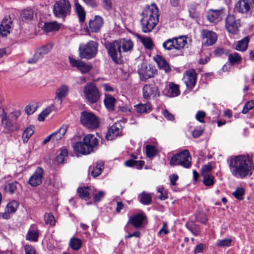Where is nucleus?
Segmentation results:
<instances>
[{"label": "nucleus", "mask_w": 254, "mask_h": 254, "mask_svg": "<svg viewBox=\"0 0 254 254\" xmlns=\"http://www.w3.org/2000/svg\"><path fill=\"white\" fill-rule=\"evenodd\" d=\"M229 167L233 177L239 179H244L253 174L254 161L248 155L235 156L230 159Z\"/></svg>", "instance_id": "nucleus-1"}, {"label": "nucleus", "mask_w": 254, "mask_h": 254, "mask_svg": "<svg viewBox=\"0 0 254 254\" xmlns=\"http://www.w3.org/2000/svg\"><path fill=\"white\" fill-rule=\"evenodd\" d=\"M140 22L144 33L150 32L158 21V9L156 5L152 3L144 8L142 12Z\"/></svg>", "instance_id": "nucleus-2"}, {"label": "nucleus", "mask_w": 254, "mask_h": 254, "mask_svg": "<svg viewBox=\"0 0 254 254\" xmlns=\"http://www.w3.org/2000/svg\"><path fill=\"white\" fill-rule=\"evenodd\" d=\"M171 166H181L185 168H190L191 165V157L189 151L184 149L174 155L170 159Z\"/></svg>", "instance_id": "nucleus-3"}, {"label": "nucleus", "mask_w": 254, "mask_h": 254, "mask_svg": "<svg viewBox=\"0 0 254 254\" xmlns=\"http://www.w3.org/2000/svg\"><path fill=\"white\" fill-rule=\"evenodd\" d=\"M98 46L97 42L92 40L81 45L79 48V56L81 59L87 60L94 58L97 54Z\"/></svg>", "instance_id": "nucleus-4"}, {"label": "nucleus", "mask_w": 254, "mask_h": 254, "mask_svg": "<svg viewBox=\"0 0 254 254\" xmlns=\"http://www.w3.org/2000/svg\"><path fill=\"white\" fill-rule=\"evenodd\" d=\"M83 93L86 100L92 104L97 103L101 95L98 88L92 83H88L84 86Z\"/></svg>", "instance_id": "nucleus-5"}, {"label": "nucleus", "mask_w": 254, "mask_h": 254, "mask_svg": "<svg viewBox=\"0 0 254 254\" xmlns=\"http://www.w3.org/2000/svg\"><path fill=\"white\" fill-rule=\"evenodd\" d=\"M187 44V38L185 36H179L167 39L163 43L162 46L166 50L180 51L183 49Z\"/></svg>", "instance_id": "nucleus-6"}, {"label": "nucleus", "mask_w": 254, "mask_h": 254, "mask_svg": "<svg viewBox=\"0 0 254 254\" xmlns=\"http://www.w3.org/2000/svg\"><path fill=\"white\" fill-rule=\"evenodd\" d=\"M105 47L112 60L115 63L119 64L121 61L122 55L121 47L118 40L106 43Z\"/></svg>", "instance_id": "nucleus-7"}, {"label": "nucleus", "mask_w": 254, "mask_h": 254, "mask_svg": "<svg viewBox=\"0 0 254 254\" xmlns=\"http://www.w3.org/2000/svg\"><path fill=\"white\" fill-rule=\"evenodd\" d=\"M80 120L84 127L90 129L96 128L99 126L98 118L91 112H82L81 113Z\"/></svg>", "instance_id": "nucleus-8"}, {"label": "nucleus", "mask_w": 254, "mask_h": 254, "mask_svg": "<svg viewBox=\"0 0 254 254\" xmlns=\"http://www.w3.org/2000/svg\"><path fill=\"white\" fill-rule=\"evenodd\" d=\"M70 7V5L68 0H60L54 5V13L56 17H65L69 13Z\"/></svg>", "instance_id": "nucleus-9"}, {"label": "nucleus", "mask_w": 254, "mask_h": 254, "mask_svg": "<svg viewBox=\"0 0 254 254\" xmlns=\"http://www.w3.org/2000/svg\"><path fill=\"white\" fill-rule=\"evenodd\" d=\"M160 96V91L155 83L146 84L142 88V96L144 99H155Z\"/></svg>", "instance_id": "nucleus-10"}, {"label": "nucleus", "mask_w": 254, "mask_h": 254, "mask_svg": "<svg viewBox=\"0 0 254 254\" xmlns=\"http://www.w3.org/2000/svg\"><path fill=\"white\" fill-rule=\"evenodd\" d=\"M53 48L52 44H48L38 48L36 51L33 57L28 60L29 64H35L39 60L42 59L45 55L49 53Z\"/></svg>", "instance_id": "nucleus-11"}, {"label": "nucleus", "mask_w": 254, "mask_h": 254, "mask_svg": "<svg viewBox=\"0 0 254 254\" xmlns=\"http://www.w3.org/2000/svg\"><path fill=\"white\" fill-rule=\"evenodd\" d=\"M69 61L72 67H76L82 73H86L89 72L92 68V66L90 64L76 60L71 57H69Z\"/></svg>", "instance_id": "nucleus-12"}, {"label": "nucleus", "mask_w": 254, "mask_h": 254, "mask_svg": "<svg viewBox=\"0 0 254 254\" xmlns=\"http://www.w3.org/2000/svg\"><path fill=\"white\" fill-rule=\"evenodd\" d=\"M201 37L204 41L205 46H209L214 44L217 40L216 33L207 29H203L201 32Z\"/></svg>", "instance_id": "nucleus-13"}, {"label": "nucleus", "mask_w": 254, "mask_h": 254, "mask_svg": "<svg viewBox=\"0 0 254 254\" xmlns=\"http://www.w3.org/2000/svg\"><path fill=\"white\" fill-rule=\"evenodd\" d=\"M69 87L67 85L62 84L55 92V100L61 105L64 98L68 95Z\"/></svg>", "instance_id": "nucleus-14"}, {"label": "nucleus", "mask_w": 254, "mask_h": 254, "mask_svg": "<svg viewBox=\"0 0 254 254\" xmlns=\"http://www.w3.org/2000/svg\"><path fill=\"white\" fill-rule=\"evenodd\" d=\"M44 170L41 167H38L33 174L28 180L29 184L32 187H36L40 185L42 182Z\"/></svg>", "instance_id": "nucleus-15"}, {"label": "nucleus", "mask_w": 254, "mask_h": 254, "mask_svg": "<svg viewBox=\"0 0 254 254\" xmlns=\"http://www.w3.org/2000/svg\"><path fill=\"white\" fill-rule=\"evenodd\" d=\"M224 9L209 10L207 15L208 20L215 23L220 22L224 16Z\"/></svg>", "instance_id": "nucleus-16"}, {"label": "nucleus", "mask_w": 254, "mask_h": 254, "mask_svg": "<svg viewBox=\"0 0 254 254\" xmlns=\"http://www.w3.org/2000/svg\"><path fill=\"white\" fill-rule=\"evenodd\" d=\"M122 130V127L120 122L115 123L109 129L107 132L106 137L107 140H112L117 136L120 135Z\"/></svg>", "instance_id": "nucleus-17"}, {"label": "nucleus", "mask_w": 254, "mask_h": 254, "mask_svg": "<svg viewBox=\"0 0 254 254\" xmlns=\"http://www.w3.org/2000/svg\"><path fill=\"white\" fill-rule=\"evenodd\" d=\"M104 24L103 18L99 15H95L89 21V27L93 32L97 33L100 31Z\"/></svg>", "instance_id": "nucleus-18"}, {"label": "nucleus", "mask_w": 254, "mask_h": 254, "mask_svg": "<svg viewBox=\"0 0 254 254\" xmlns=\"http://www.w3.org/2000/svg\"><path fill=\"white\" fill-rule=\"evenodd\" d=\"M197 75L194 69L188 70L185 74V82L188 88H193L195 85Z\"/></svg>", "instance_id": "nucleus-19"}, {"label": "nucleus", "mask_w": 254, "mask_h": 254, "mask_svg": "<svg viewBox=\"0 0 254 254\" xmlns=\"http://www.w3.org/2000/svg\"><path fill=\"white\" fill-rule=\"evenodd\" d=\"M225 27L227 31L233 34L238 31V27L234 15H229L225 19Z\"/></svg>", "instance_id": "nucleus-20"}, {"label": "nucleus", "mask_w": 254, "mask_h": 254, "mask_svg": "<svg viewBox=\"0 0 254 254\" xmlns=\"http://www.w3.org/2000/svg\"><path fill=\"white\" fill-rule=\"evenodd\" d=\"M82 140L88 146V149L91 152L93 151L94 148L99 144V140L94 135L92 134H88L85 135L83 138Z\"/></svg>", "instance_id": "nucleus-21"}, {"label": "nucleus", "mask_w": 254, "mask_h": 254, "mask_svg": "<svg viewBox=\"0 0 254 254\" xmlns=\"http://www.w3.org/2000/svg\"><path fill=\"white\" fill-rule=\"evenodd\" d=\"M18 203L15 200L10 201L6 205L5 211L1 213V217L3 219H8L10 214L15 212L18 207Z\"/></svg>", "instance_id": "nucleus-22"}, {"label": "nucleus", "mask_w": 254, "mask_h": 254, "mask_svg": "<svg viewBox=\"0 0 254 254\" xmlns=\"http://www.w3.org/2000/svg\"><path fill=\"white\" fill-rule=\"evenodd\" d=\"M11 24L12 20L10 17L3 18L0 25V35L4 36L9 33Z\"/></svg>", "instance_id": "nucleus-23"}, {"label": "nucleus", "mask_w": 254, "mask_h": 254, "mask_svg": "<svg viewBox=\"0 0 254 254\" xmlns=\"http://www.w3.org/2000/svg\"><path fill=\"white\" fill-rule=\"evenodd\" d=\"M236 9L240 13H248L253 8L249 0H240L235 5Z\"/></svg>", "instance_id": "nucleus-24"}, {"label": "nucleus", "mask_w": 254, "mask_h": 254, "mask_svg": "<svg viewBox=\"0 0 254 254\" xmlns=\"http://www.w3.org/2000/svg\"><path fill=\"white\" fill-rule=\"evenodd\" d=\"M77 191L81 198L87 200L94 195V190L93 188L83 187L78 188Z\"/></svg>", "instance_id": "nucleus-25"}, {"label": "nucleus", "mask_w": 254, "mask_h": 254, "mask_svg": "<svg viewBox=\"0 0 254 254\" xmlns=\"http://www.w3.org/2000/svg\"><path fill=\"white\" fill-rule=\"evenodd\" d=\"M87 147L83 140L75 143L73 146L74 152L82 155H87L91 153Z\"/></svg>", "instance_id": "nucleus-26"}, {"label": "nucleus", "mask_w": 254, "mask_h": 254, "mask_svg": "<svg viewBox=\"0 0 254 254\" xmlns=\"http://www.w3.org/2000/svg\"><path fill=\"white\" fill-rule=\"evenodd\" d=\"M154 61L157 63L160 68L165 70L166 72H170L171 68L169 64L164 58L159 55H156L154 57Z\"/></svg>", "instance_id": "nucleus-27"}, {"label": "nucleus", "mask_w": 254, "mask_h": 254, "mask_svg": "<svg viewBox=\"0 0 254 254\" xmlns=\"http://www.w3.org/2000/svg\"><path fill=\"white\" fill-rule=\"evenodd\" d=\"M138 72L141 80H146L152 77L153 76L152 70L146 65H142L141 67L138 69Z\"/></svg>", "instance_id": "nucleus-28"}, {"label": "nucleus", "mask_w": 254, "mask_h": 254, "mask_svg": "<svg viewBox=\"0 0 254 254\" xmlns=\"http://www.w3.org/2000/svg\"><path fill=\"white\" fill-rule=\"evenodd\" d=\"M145 217L141 214H137L130 217L128 223H130L135 228L141 227Z\"/></svg>", "instance_id": "nucleus-29"}, {"label": "nucleus", "mask_w": 254, "mask_h": 254, "mask_svg": "<svg viewBox=\"0 0 254 254\" xmlns=\"http://www.w3.org/2000/svg\"><path fill=\"white\" fill-rule=\"evenodd\" d=\"M39 237L37 228L35 225H32L27 234L26 239L31 241L37 242Z\"/></svg>", "instance_id": "nucleus-30"}, {"label": "nucleus", "mask_w": 254, "mask_h": 254, "mask_svg": "<svg viewBox=\"0 0 254 254\" xmlns=\"http://www.w3.org/2000/svg\"><path fill=\"white\" fill-rule=\"evenodd\" d=\"M116 99L111 95L107 94H105L104 103L106 108L109 111H113L115 108V105Z\"/></svg>", "instance_id": "nucleus-31"}, {"label": "nucleus", "mask_w": 254, "mask_h": 254, "mask_svg": "<svg viewBox=\"0 0 254 254\" xmlns=\"http://www.w3.org/2000/svg\"><path fill=\"white\" fill-rule=\"evenodd\" d=\"M168 96L171 97H176L180 95L179 86L174 82H169L168 85Z\"/></svg>", "instance_id": "nucleus-32"}, {"label": "nucleus", "mask_w": 254, "mask_h": 254, "mask_svg": "<svg viewBox=\"0 0 254 254\" xmlns=\"http://www.w3.org/2000/svg\"><path fill=\"white\" fill-rule=\"evenodd\" d=\"M118 40L121 47L122 48L123 52H127L132 49L133 43L131 40L126 39H121Z\"/></svg>", "instance_id": "nucleus-33"}, {"label": "nucleus", "mask_w": 254, "mask_h": 254, "mask_svg": "<svg viewBox=\"0 0 254 254\" xmlns=\"http://www.w3.org/2000/svg\"><path fill=\"white\" fill-rule=\"evenodd\" d=\"M67 128L66 126H63L58 131L52 133L53 141L55 142L62 140L64 137V135L67 131Z\"/></svg>", "instance_id": "nucleus-34"}, {"label": "nucleus", "mask_w": 254, "mask_h": 254, "mask_svg": "<svg viewBox=\"0 0 254 254\" xmlns=\"http://www.w3.org/2000/svg\"><path fill=\"white\" fill-rule=\"evenodd\" d=\"M134 107L136 112L140 114L149 113L152 109V106L150 103L138 104L135 105Z\"/></svg>", "instance_id": "nucleus-35"}, {"label": "nucleus", "mask_w": 254, "mask_h": 254, "mask_svg": "<svg viewBox=\"0 0 254 254\" xmlns=\"http://www.w3.org/2000/svg\"><path fill=\"white\" fill-rule=\"evenodd\" d=\"M249 38L246 37L242 40L238 41L235 46V49L239 51H245L248 48V45L249 43Z\"/></svg>", "instance_id": "nucleus-36"}, {"label": "nucleus", "mask_w": 254, "mask_h": 254, "mask_svg": "<svg viewBox=\"0 0 254 254\" xmlns=\"http://www.w3.org/2000/svg\"><path fill=\"white\" fill-rule=\"evenodd\" d=\"M34 12L32 9L27 8L22 10L20 13V17L22 21H29L33 19Z\"/></svg>", "instance_id": "nucleus-37"}, {"label": "nucleus", "mask_w": 254, "mask_h": 254, "mask_svg": "<svg viewBox=\"0 0 254 254\" xmlns=\"http://www.w3.org/2000/svg\"><path fill=\"white\" fill-rule=\"evenodd\" d=\"M74 5L79 21L81 22H84L85 19L86 12L83 7L78 2V1L75 2Z\"/></svg>", "instance_id": "nucleus-38"}, {"label": "nucleus", "mask_w": 254, "mask_h": 254, "mask_svg": "<svg viewBox=\"0 0 254 254\" xmlns=\"http://www.w3.org/2000/svg\"><path fill=\"white\" fill-rule=\"evenodd\" d=\"M228 61L231 64H239L242 61L241 57L237 53L228 54Z\"/></svg>", "instance_id": "nucleus-39"}, {"label": "nucleus", "mask_w": 254, "mask_h": 254, "mask_svg": "<svg viewBox=\"0 0 254 254\" xmlns=\"http://www.w3.org/2000/svg\"><path fill=\"white\" fill-rule=\"evenodd\" d=\"M60 28V25L56 22H50L45 23L44 29L47 32L57 31Z\"/></svg>", "instance_id": "nucleus-40"}, {"label": "nucleus", "mask_w": 254, "mask_h": 254, "mask_svg": "<svg viewBox=\"0 0 254 254\" xmlns=\"http://www.w3.org/2000/svg\"><path fill=\"white\" fill-rule=\"evenodd\" d=\"M103 166V162L102 161H99L96 163V165L93 167L91 171V174L93 177H98L101 174Z\"/></svg>", "instance_id": "nucleus-41"}, {"label": "nucleus", "mask_w": 254, "mask_h": 254, "mask_svg": "<svg viewBox=\"0 0 254 254\" xmlns=\"http://www.w3.org/2000/svg\"><path fill=\"white\" fill-rule=\"evenodd\" d=\"M198 4L196 3H191L189 7L190 16L193 19L197 18L199 17V13L197 10Z\"/></svg>", "instance_id": "nucleus-42"}, {"label": "nucleus", "mask_w": 254, "mask_h": 254, "mask_svg": "<svg viewBox=\"0 0 254 254\" xmlns=\"http://www.w3.org/2000/svg\"><path fill=\"white\" fill-rule=\"evenodd\" d=\"M125 164L127 167H135L137 169L141 168L144 164L143 161H135L132 159L127 160Z\"/></svg>", "instance_id": "nucleus-43"}, {"label": "nucleus", "mask_w": 254, "mask_h": 254, "mask_svg": "<svg viewBox=\"0 0 254 254\" xmlns=\"http://www.w3.org/2000/svg\"><path fill=\"white\" fill-rule=\"evenodd\" d=\"M68 151L66 148H62L60 153L56 158V160L58 163H64L65 158L67 156Z\"/></svg>", "instance_id": "nucleus-44"}, {"label": "nucleus", "mask_w": 254, "mask_h": 254, "mask_svg": "<svg viewBox=\"0 0 254 254\" xmlns=\"http://www.w3.org/2000/svg\"><path fill=\"white\" fill-rule=\"evenodd\" d=\"M34 127L30 126L27 127L22 134V138L24 142H26L34 133Z\"/></svg>", "instance_id": "nucleus-45"}, {"label": "nucleus", "mask_w": 254, "mask_h": 254, "mask_svg": "<svg viewBox=\"0 0 254 254\" xmlns=\"http://www.w3.org/2000/svg\"><path fill=\"white\" fill-rule=\"evenodd\" d=\"M140 201L144 205H148L150 203L152 197L151 196L145 192H143L139 195Z\"/></svg>", "instance_id": "nucleus-46"}, {"label": "nucleus", "mask_w": 254, "mask_h": 254, "mask_svg": "<svg viewBox=\"0 0 254 254\" xmlns=\"http://www.w3.org/2000/svg\"><path fill=\"white\" fill-rule=\"evenodd\" d=\"M187 228L194 236H197L199 233L198 227L193 222H187L186 224Z\"/></svg>", "instance_id": "nucleus-47"}, {"label": "nucleus", "mask_w": 254, "mask_h": 254, "mask_svg": "<svg viewBox=\"0 0 254 254\" xmlns=\"http://www.w3.org/2000/svg\"><path fill=\"white\" fill-rule=\"evenodd\" d=\"M145 150L146 156L149 158L153 157L157 152L156 147L152 145H147L145 147Z\"/></svg>", "instance_id": "nucleus-48"}, {"label": "nucleus", "mask_w": 254, "mask_h": 254, "mask_svg": "<svg viewBox=\"0 0 254 254\" xmlns=\"http://www.w3.org/2000/svg\"><path fill=\"white\" fill-rule=\"evenodd\" d=\"M203 183L206 186H212L214 183V177L211 174L202 175Z\"/></svg>", "instance_id": "nucleus-49"}, {"label": "nucleus", "mask_w": 254, "mask_h": 254, "mask_svg": "<svg viewBox=\"0 0 254 254\" xmlns=\"http://www.w3.org/2000/svg\"><path fill=\"white\" fill-rule=\"evenodd\" d=\"M81 241L77 238H72L70 241V246L74 250H79L81 246Z\"/></svg>", "instance_id": "nucleus-50"}, {"label": "nucleus", "mask_w": 254, "mask_h": 254, "mask_svg": "<svg viewBox=\"0 0 254 254\" xmlns=\"http://www.w3.org/2000/svg\"><path fill=\"white\" fill-rule=\"evenodd\" d=\"M141 42L145 48L148 49H151L153 47V44L150 38L144 37H140Z\"/></svg>", "instance_id": "nucleus-51"}, {"label": "nucleus", "mask_w": 254, "mask_h": 254, "mask_svg": "<svg viewBox=\"0 0 254 254\" xmlns=\"http://www.w3.org/2000/svg\"><path fill=\"white\" fill-rule=\"evenodd\" d=\"M17 185L18 183L17 182L8 183L5 186V190L10 194H13L17 189Z\"/></svg>", "instance_id": "nucleus-52"}, {"label": "nucleus", "mask_w": 254, "mask_h": 254, "mask_svg": "<svg viewBox=\"0 0 254 254\" xmlns=\"http://www.w3.org/2000/svg\"><path fill=\"white\" fill-rule=\"evenodd\" d=\"M245 194V190L243 187L237 188L233 192L232 194L238 199H243V196Z\"/></svg>", "instance_id": "nucleus-53"}, {"label": "nucleus", "mask_w": 254, "mask_h": 254, "mask_svg": "<svg viewBox=\"0 0 254 254\" xmlns=\"http://www.w3.org/2000/svg\"><path fill=\"white\" fill-rule=\"evenodd\" d=\"M44 220L47 224H49L50 225H54L56 222L55 217L51 213L45 214L44 216Z\"/></svg>", "instance_id": "nucleus-54"}, {"label": "nucleus", "mask_w": 254, "mask_h": 254, "mask_svg": "<svg viewBox=\"0 0 254 254\" xmlns=\"http://www.w3.org/2000/svg\"><path fill=\"white\" fill-rule=\"evenodd\" d=\"M254 107V100H252L246 103L242 111L243 114H247L250 110Z\"/></svg>", "instance_id": "nucleus-55"}, {"label": "nucleus", "mask_w": 254, "mask_h": 254, "mask_svg": "<svg viewBox=\"0 0 254 254\" xmlns=\"http://www.w3.org/2000/svg\"><path fill=\"white\" fill-rule=\"evenodd\" d=\"M232 240L230 239H224L218 241L217 242V246L218 247H229L231 245Z\"/></svg>", "instance_id": "nucleus-56"}, {"label": "nucleus", "mask_w": 254, "mask_h": 254, "mask_svg": "<svg viewBox=\"0 0 254 254\" xmlns=\"http://www.w3.org/2000/svg\"><path fill=\"white\" fill-rule=\"evenodd\" d=\"M206 117V114L204 111H199L195 115V119L200 123H204V118Z\"/></svg>", "instance_id": "nucleus-57"}, {"label": "nucleus", "mask_w": 254, "mask_h": 254, "mask_svg": "<svg viewBox=\"0 0 254 254\" xmlns=\"http://www.w3.org/2000/svg\"><path fill=\"white\" fill-rule=\"evenodd\" d=\"M229 51L228 50L224 49L222 48H218L214 50V53L217 56H220L223 55H228Z\"/></svg>", "instance_id": "nucleus-58"}, {"label": "nucleus", "mask_w": 254, "mask_h": 254, "mask_svg": "<svg viewBox=\"0 0 254 254\" xmlns=\"http://www.w3.org/2000/svg\"><path fill=\"white\" fill-rule=\"evenodd\" d=\"M212 169V167L210 164H207L202 167L201 168V175L209 174L210 172Z\"/></svg>", "instance_id": "nucleus-59"}, {"label": "nucleus", "mask_w": 254, "mask_h": 254, "mask_svg": "<svg viewBox=\"0 0 254 254\" xmlns=\"http://www.w3.org/2000/svg\"><path fill=\"white\" fill-rule=\"evenodd\" d=\"M103 7L107 10H110L112 8V0H101Z\"/></svg>", "instance_id": "nucleus-60"}, {"label": "nucleus", "mask_w": 254, "mask_h": 254, "mask_svg": "<svg viewBox=\"0 0 254 254\" xmlns=\"http://www.w3.org/2000/svg\"><path fill=\"white\" fill-rule=\"evenodd\" d=\"M24 250L26 254H37L35 249L31 245L25 246Z\"/></svg>", "instance_id": "nucleus-61"}, {"label": "nucleus", "mask_w": 254, "mask_h": 254, "mask_svg": "<svg viewBox=\"0 0 254 254\" xmlns=\"http://www.w3.org/2000/svg\"><path fill=\"white\" fill-rule=\"evenodd\" d=\"M185 0H169L170 4L173 7H181Z\"/></svg>", "instance_id": "nucleus-62"}, {"label": "nucleus", "mask_w": 254, "mask_h": 254, "mask_svg": "<svg viewBox=\"0 0 254 254\" xmlns=\"http://www.w3.org/2000/svg\"><path fill=\"white\" fill-rule=\"evenodd\" d=\"M105 193L103 191H100L94 195V202H97L101 201L102 198L105 196Z\"/></svg>", "instance_id": "nucleus-63"}, {"label": "nucleus", "mask_w": 254, "mask_h": 254, "mask_svg": "<svg viewBox=\"0 0 254 254\" xmlns=\"http://www.w3.org/2000/svg\"><path fill=\"white\" fill-rule=\"evenodd\" d=\"M84 3L88 6L92 8L97 7L98 5L96 0H82Z\"/></svg>", "instance_id": "nucleus-64"}]
</instances>
